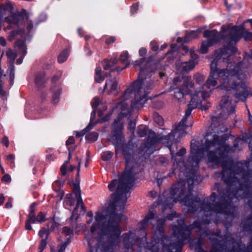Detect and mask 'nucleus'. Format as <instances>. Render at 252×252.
<instances>
[{"label": "nucleus", "mask_w": 252, "mask_h": 252, "mask_svg": "<svg viewBox=\"0 0 252 252\" xmlns=\"http://www.w3.org/2000/svg\"><path fill=\"white\" fill-rule=\"evenodd\" d=\"M233 32L226 35V41L221 48L216 50L214 54V58L210 64V77L207 84L215 86L216 79L220 80L221 84L218 87L222 90L230 91L235 89L238 91L236 97L245 100L250 94L246 85L243 82H237L242 79L243 63L238 62L232 69L220 68L218 66V62L222 58L223 62L228 64L231 63L230 57L234 55L237 49L235 44L241 39L240 26H233Z\"/></svg>", "instance_id": "1"}, {"label": "nucleus", "mask_w": 252, "mask_h": 252, "mask_svg": "<svg viewBox=\"0 0 252 252\" xmlns=\"http://www.w3.org/2000/svg\"><path fill=\"white\" fill-rule=\"evenodd\" d=\"M127 192V189L118 186L115 192L111 194L112 200L108 204L106 208V214L97 212L95 213V220L100 225V229L103 236H105L108 241L103 242V246L105 250H110L118 242L122 232L120 225L123 214L118 213L117 203L122 199L123 194Z\"/></svg>", "instance_id": "2"}, {"label": "nucleus", "mask_w": 252, "mask_h": 252, "mask_svg": "<svg viewBox=\"0 0 252 252\" xmlns=\"http://www.w3.org/2000/svg\"><path fill=\"white\" fill-rule=\"evenodd\" d=\"M234 163L232 160L228 163L221 172V180L226 185L225 189L217 188L219 194L218 202L216 205V210L221 214L228 215L233 199L236 197L239 190L244 191L246 197H252V192L250 191L251 182L246 175L243 176V181L235 176L232 171Z\"/></svg>", "instance_id": "3"}, {"label": "nucleus", "mask_w": 252, "mask_h": 252, "mask_svg": "<svg viewBox=\"0 0 252 252\" xmlns=\"http://www.w3.org/2000/svg\"><path fill=\"white\" fill-rule=\"evenodd\" d=\"M123 114L120 113L114 120L112 124V143L115 147L116 154L120 151L122 152L125 160V169L120 178L118 186L126 189H128V186H132L135 181V174L133 173V162H131L132 158V149L131 145L125 143V137L123 135L124 124L121 121L123 118Z\"/></svg>", "instance_id": "4"}, {"label": "nucleus", "mask_w": 252, "mask_h": 252, "mask_svg": "<svg viewBox=\"0 0 252 252\" xmlns=\"http://www.w3.org/2000/svg\"><path fill=\"white\" fill-rule=\"evenodd\" d=\"M187 180L189 186L188 193L184 196L183 201L185 205L188 207V212L189 213L194 214L199 209L205 212H213L216 214H221L216 210L215 206L218 203V200L216 199L219 198V194L216 192H212L210 195L206 199L201 200L198 196H193L192 190L193 184L195 182L199 183L202 181L201 179H198L196 175V169L190 168L187 172Z\"/></svg>", "instance_id": "5"}, {"label": "nucleus", "mask_w": 252, "mask_h": 252, "mask_svg": "<svg viewBox=\"0 0 252 252\" xmlns=\"http://www.w3.org/2000/svg\"><path fill=\"white\" fill-rule=\"evenodd\" d=\"M5 21L9 24H14L17 26L16 30H12L7 37L8 41L11 42L17 35L23 37L25 34V29L21 26H25L26 22V29L30 33L33 27L32 21L29 19V16L26 9L23 8L20 11L11 12L10 15L5 17Z\"/></svg>", "instance_id": "6"}, {"label": "nucleus", "mask_w": 252, "mask_h": 252, "mask_svg": "<svg viewBox=\"0 0 252 252\" xmlns=\"http://www.w3.org/2000/svg\"><path fill=\"white\" fill-rule=\"evenodd\" d=\"M186 190V183L184 180H180L177 183L173 184L169 190H164L159 197L158 204L163 206L162 210L170 208L174 202H177L183 197Z\"/></svg>", "instance_id": "7"}, {"label": "nucleus", "mask_w": 252, "mask_h": 252, "mask_svg": "<svg viewBox=\"0 0 252 252\" xmlns=\"http://www.w3.org/2000/svg\"><path fill=\"white\" fill-rule=\"evenodd\" d=\"M227 139L228 136L226 134L222 135L220 138V146L215 151H209L207 154L210 162L216 165L220 164L222 169H224L228 165V161L227 159L228 154L232 150L230 145L225 143Z\"/></svg>", "instance_id": "8"}, {"label": "nucleus", "mask_w": 252, "mask_h": 252, "mask_svg": "<svg viewBox=\"0 0 252 252\" xmlns=\"http://www.w3.org/2000/svg\"><path fill=\"white\" fill-rule=\"evenodd\" d=\"M144 79H140L135 80L125 91V94H133L134 99L132 100L131 104H141L143 99L147 100V96L149 93V90L152 89L153 83L149 82L147 83L144 88H143Z\"/></svg>", "instance_id": "9"}, {"label": "nucleus", "mask_w": 252, "mask_h": 252, "mask_svg": "<svg viewBox=\"0 0 252 252\" xmlns=\"http://www.w3.org/2000/svg\"><path fill=\"white\" fill-rule=\"evenodd\" d=\"M194 102L195 101H190L189 104L188 105V107L185 111V115L182 120L180 122L179 124L171 130L170 133L164 136V138L168 140V142L169 144L171 145L173 143H179L180 141L183 134L185 133V129L188 127V126L186 125L188 118L191 115L192 110L196 107V106H193L191 104V103H194Z\"/></svg>", "instance_id": "10"}, {"label": "nucleus", "mask_w": 252, "mask_h": 252, "mask_svg": "<svg viewBox=\"0 0 252 252\" xmlns=\"http://www.w3.org/2000/svg\"><path fill=\"white\" fill-rule=\"evenodd\" d=\"M165 136V135H163L160 137L159 136L157 135L155 132L150 130L148 136L144 140V142L141 146L140 150L142 152L150 154H152L155 151L157 144L159 143L160 140H162L164 142L166 143L167 146L170 150L171 155L173 156L174 151L172 150V147H174L175 146L177 148L178 143H173L171 145L169 144L168 142V140L164 138Z\"/></svg>", "instance_id": "11"}, {"label": "nucleus", "mask_w": 252, "mask_h": 252, "mask_svg": "<svg viewBox=\"0 0 252 252\" xmlns=\"http://www.w3.org/2000/svg\"><path fill=\"white\" fill-rule=\"evenodd\" d=\"M172 230L173 235L176 237V241L173 242L170 241L168 245L164 247L166 249V252H181L184 241L187 239L189 234L183 225L173 226Z\"/></svg>", "instance_id": "12"}, {"label": "nucleus", "mask_w": 252, "mask_h": 252, "mask_svg": "<svg viewBox=\"0 0 252 252\" xmlns=\"http://www.w3.org/2000/svg\"><path fill=\"white\" fill-rule=\"evenodd\" d=\"M97 229L96 224H93L90 227V233L85 236V239L87 241L90 248L89 252H106L109 250L105 249L103 246V241L101 237H95L94 233Z\"/></svg>", "instance_id": "13"}, {"label": "nucleus", "mask_w": 252, "mask_h": 252, "mask_svg": "<svg viewBox=\"0 0 252 252\" xmlns=\"http://www.w3.org/2000/svg\"><path fill=\"white\" fill-rule=\"evenodd\" d=\"M182 81H183L182 86L179 89H175L174 92V97L178 100L182 98L185 95L189 94L191 96L192 91L190 89L193 88L194 86L191 76L182 77V78L180 76H178L174 79L175 83L181 82Z\"/></svg>", "instance_id": "14"}, {"label": "nucleus", "mask_w": 252, "mask_h": 252, "mask_svg": "<svg viewBox=\"0 0 252 252\" xmlns=\"http://www.w3.org/2000/svg\"><path fill=\"white\" fill-rule=\"evenodd\" d=\"M229 30V27L224 26L221 27L220 32H218L216 29L212 30H205L203 32V36L208 39V41L213 45L217 44L221 40H226V34L224 33Z\"/></svg>", "instance_id": "15"}, {"label": "nucleus", "mask_w": 252, "mask_h": 252, "mask_svg": "<svg viewBox=\"0 0 252 252\" xmlns=\"http://www.w3.org/2000/svg\"><path fill=\"white\" fill-rule=\"evenodd\" d=\"M190 156L187 159V164L191 168L196 169L198 168L199 163L202 157L204 152L203 148H200L195 144H190Z\"/></svg>", "instance_id": "16"}, {"label": "nucleus", "mask_w": 252, "mask_h": 252, "mask_svg": "<svg viewBox=\"0 0 252 252\" xmlns=\"http://www.w3.org/2000/svg\"><path fill=\"white\" fill-rule=\"evenodd\" d=\"M209 77H210V75L209 76L208 78H209ZM208 79L209 78L207 79V80H206L205 83L203 85V86L200 87V89L198 91H195L194 94L192 93V95H191V102L195 101L197 100V99H200V97H202V100H203L204 101H205L206 99L210 96L209 93L207 91L203 90V87L205 86L207 89H210L212 87H215L217 85H215V86H213L212 85H208L207 84V81H208ZM217 80L220 81V84L218 86H217V87L216 88L217 89H220L223 90L224 91H226V92H229V91L222 90L220 88H219L218 87L221 84V82L219 79H216L217 82ZM216 84H217V83ZM232 90L235 91V97L236 99H237L238 100H241L242 101H244V102L246 101L247 97L245 100H242L241 99H238L236 97V94L238 92V91H237V90H236L235 89H232V90H230V91H231Z\"/></svg>", "instance_id": "17"}, {"label": "nucleus", "mask_w": 252, "mask_h": 252, "mask_svg": "<svg viewBox=\"0 0 252 252\" xmlns=\"http://www.w3.org/2000/svg\"><path fill=\"white\" fill-rule=\"evenodd\" d=\"M190 58L188 61L182 63V71L184 72H188L193 69L198 61V56L192 51H190Z\"/></svg>", "instance_id": "18"}, {"label": "nucleus", "mask_w": 252, "mask_h": 252, "mask_svg": "<svg viewBox=\"0 0 252 252\" xmlns=\"http://www.w3.org/2000/svg\"><path fill=\"white\" fill-rule=\"evenodd\" d=\"M164 221H162L161 223H159L157 226V231L156 232L157 234L158 241L161 242V244L162 246L163 249L166 252V249L164 248V246L168 245V243L171 241V238L166 235L164 233V229L163 227Z\"/></svg>", "instance_id": "19"}, {"label": "nucleus", "mask_w": 252, "mask_h": 252, "mask_svg": "<svg viewBox=\"0 0 252 252\" xmlns=\"http://www.w3.org/2000/svg\"><path fill=\"white\" fill-rule=\"evenodd\" d=\"M122 237L123 238L124 247L127 250L132 248L139 239L138 237L134 233L130 231L124 233Z\"/></svg>", "instance_id": "20"}, {"label": "nucleus", "mask_w": 252, "mask_h": 252, "mask_svg": "<svg viewBox=\"0 0 252 252\" xmlns=\"http://www.w3.org/2000/svg\"><path fill=\"white\" fill-rule=\"evenodd\" d=\"M37 205L36 202L32 203L30 206L29 210V214L27 216V219L26 220L25 223V229L27 230H31L32 229V227L31 225V221L34 220L35 219V207Z\"/></svg>", "instance_id": "21"}, {"label": "nucleus", "mask_w": 252, "mask_h": 252, "mask_svg": "<svg viewBox=\"0 0 252 252\" xmlns=\"http://www.w3.org/2000/svg\"><path fill=\"white\" fill-rule=\"evenodd\" d=\"M158 250L156 245L147 241L140 243L137 248L138 252H158Z\"/></svg>", "instance_id": "22"}, {"label": "nucleus", "mask_w": 252, "mask_h": 252, "mask_svg": "<svg viewBox=\"0 0 252 252\" xmlns=\"http://www.w3.org/2000/svg\"><path fill=\"white\" fill-rule=\"evenodd\" d=\"M49 230L44 227H42L38 232V236L42 240L39 247V252H42L47 246V240L49 235Z\"/></svg>", "instance_id": "23"}, {"label": "nucleus", "mask_w": 252, "mask_h": 252, "mask_svg": "<svg viewBox=\"0 0 252 252\" xmlns=\"http://www.w3.org/2000/svg\"><path fill=\"white\" fill-rule=\"evenodd\" d=\"M15 46L17 47L19 50L22 53V56L20 57L16 61L17 64H20L23 63L24 57L27 54V47L25 44V39H18L15 42Z\"/></svg>", "instance_id": "24"}, {"label": "nucleus", "mask_w": 252, "mask_h": 252, "mask_svg": "<svg viewBox=\"0 0 252 252\" xmlns=\"http://www.w3.org/2000/svg\"><path fill=\"white\" fill-rule=\"evenodd\" d=\"M109 78L106 81L103 87V91L106 90L108 87H110L109 92L111 93L117 92L118 89V82L115 77H112L111 75H109Z\"/></svg>", "instance_id": "25"}, {"label": "nucleus", "mask_w": 252, "mask_h": 252, "mask_svg": "<svg viewBox=\"0 0 252 252\" xmlns=\"http://www.w3.org/2000/svg\"><path fill=\"white\" fill-rule=\"evenodd\" d=\"M109 78L106 81L103 87V91L106 90L108 87H110L109 92L111 93L117 92L118 89V82L115 77H112L111 75H109Z\"/></svg>", "instance_id": "26"}, {"label": "nucleus", "mask_w": 252, "mask_h": 252, "mask_svg": "<svg viewBox=\"0 0 252 252\" xmlns=\"http://www.w3.org/2000/svg\"><path fill=\"white\" fill-rule=\"evenodd\" d=\"M109 78L106 81L103 87V91L106 90L108 87H110L109 92L111 93L117 92L118 89V82L115 77H112L111 75H109Z\"/></svg>", "instance_id": "27"}, {"label": "nucleus", "mask_w": 252, "mask_h": 252, "mask_svg": "<svg viewBox=\"0 0 252 252\" xmlns=\"http://www.w3.org/2000/svg\"><path fill=\"white\" fill-rule=\"evenodd\" d=\"M46 74L43 71L37 72L34 78V83L38 90L43 89L46 86Z\"/></svg>", "instance_id": "28"}, {"label": "nucleus", "mask_w": 252, "mask_h": 252, "mask_svg": "<svg viewBox=\"0 0 252 252\" xmlns=\"http://www.w3.org/2000/svg\"><path fill=\"white\" fill-rule=\"evenodd\" d=\"M158 53H155V54L150 56L148 58H142L138 60H136L135 61V62L133 63V65L135 66H141L145 62H147V63H149L150 62H152L156 56L157 55Z\"/></svg>", "instance_id": "29"}, {"label": "nucleus", "mask_w": 252, "mask_h": 252, "mask_svg": "<svg viewBox=\"0 0 252 252\" xmlns=\"http://www.w3.org/2000/svg\"><path fill=\"white\" fill-rule=\"evenodd\" d=\"M241 38L243 37L246 41H250L252 39V32L246 30L244 26H240Z\"/></svg>", "instance_id": "30"}, {"label": "nucleus", "mask_w": 252, "mask_h": 252, "mask_svg": "<svg viewBox=\"0 0 252 252\" xmlns=\"http://www.w3.org/2000/svg\"><path fill=\"white\" fill-rule=\"evenodd\" d=\"M203 29V28H199L196 30L190 31L186 34L185 37V40H186V39L188 38L192 39L197 38L199 36V34L202 32Z\"/></svg>", "instance_id": "31"}, {"label": "nucleus", "mask_w": 252, "mask_h": 252, "mask_svg": "<svg viewBox=\"0 0 252 252\" xmlns=\"http://www.w3.org/2000/svg\"><path fill=\"white\" fill-rule=\"evenodd\" d=\"M62 92V88H58L53 92L52 96V103L54 104H57L60 100V96Z\"/></svg>", "instance_id": "32"}, {"label": "nucleus", "mask_w": 252, "mask_h": 252, "mask_svg": "<svg viewBox=\"0 0 252 252\" xmlns=\"http://www.w3.org/2000/svg\"><path fill=\"white\" fill-rule=\"evenodd\" d=\"M69 56V50L67 49H63L58 57V62L59 63H64L66 61Z\"/></svg>", "instance_id": "33"}, {"label": "nucleus", "mask_w": 252, "mask_h": 252, "mask_svg": "<svg viewBox=\"0 0 252 252\" xmlns=\"http://www.w3.org/2000/svg\"><path fill=\"white\" fill-rule=\"evenodd\" d=\"M46 214L41 211L39 212L37 216H35V219L34 220L31 221V224L32 223H35L36 222H38L39 223H41L46 220Z\"/></svg>", "instance_id": "34"}, {"label": "nucleus", "mask_w": 252, "mask_h": 252, "mask_svg": "<svg viewBox=\"0 0 252 252\" xmlns=\"http://www.w3.org/2000/svg\"><path fill=\"white\" fill-rule=\"evenodd\" d=\"M97 110L96 109H93V111L91 114L90 123L87 126V128H93L97 123H98V120L95 122L94 120L95 118L96 113Z\"/></svg>", "instance_id": "35"}, {"label": "nucleus", "mask_w": 252, "mask_h": 252, "mask_svg": "<svg viewBox=\"0 0 252 252\" xmlns=\"http://www.w3.org/2000/svg\"><path fill=\"white\" fill-rule=\"evenodd\" d=\"M102 70L101 67L100 66H98L95 68V75L94 80L98 83H100L104 81V78L101 76Z\"/></svg>", "instance_id": "36"}, {"label": "nucleus", "mask_w": 252, "mask_h": 252, "mask_svg": "<svg viewBox=\"0 0 252 252\" xmlns=\"http://www.w3.org/2000/svg\"><path fill=\"white\" fill-rule=\"evenodd\" d=\"M204 101L205 102L204 104H203L202 100L200 99H197V100L195 101L202 111L207 110L211 106V103L209 101L206 100Z\"/></svg>", "instance_id": "37"}, {"label": "nucleus", "mask_w": 252, "mask_h": 252, "mask_svg": "<svg viewBox=\"0 0 252 252\" xmlns=\"http://www.w3.org/2000/svg\"><path fill=\"white\" fill-rule=\"evenodd\" d=\"M212 44L208 40V41H203L202 42L201 45V47L199 50V52L200 53L202 54H205L207 53L208 52L209 48L212 46Z\"/></svg>", "instance_id": "38"}, {"label": "nucleus", "mask_w": 252, "mask_h": 252, "mask_svg": "<svg viewBox=\"0 0 252 252\" xmlns=\"http://www.w3.org/2000/svg\"><path fill=\"white\" fill-rule=\"evenodd\" d=\"M6 55L9 60V63H14L16 58L17 57L16 52H14L12 49H8L6 52Z\"/></svg>", "instance_id": "39"}, {"label": "nucleus", "mask_w": 252, "mask_h": 252, "mask_svg": "<svg viewBox=\"0 0 252 252\" xmlns=\"http://www.w3.org/2000/svg\"><path fill=\"white\" fill-rule=\"evenodd\" d=\"M148 128L146 126L141 125L137 129V134L141 137H144L147 134Z\"/></svg>", "instance_id": "40"}, {"label": "nucleus", "mask_w": 252, "mask_h": 252, "mask_svg": "<svg viewBox=\"0 0 252 252\" xmlns=\"http://www.w3.org/2000/svg\"><path fill=\"white\" fill-rule=\"evenodd\" d=\"M98 137V133L97 132L93 131L87 134L85 136L86 140L94 142L97 140Z\"/></svg>", "instance_id": "41"}, {"label": "nucleus", "mask_w": 252, "mask_h": 252, "mask_svg": "<svg viewBox=\"0 0 252 252\" xmlns=\"http://www.w3.org/2000/svg\"><path fill=\"white\" fill-rule=\"evenodd\" d=\"M59 225L60 223L56 222L54 218L51 219L47 224V228H48L50 232L54 231L56 228H58Z\"/></svg>", "instance_id": "42"}, {"label": "nucleus", "mask_w": 252, "mask_h": 252, "mask_svg": "<svg viewBox=\"0 0 252 252\" xmlns=\"http://www.w3.org/2000/svg\"><path fill=\"white\" fill-rule=\"evenodd\" d=\"M155 216V214L153 212L150 211L148 212V214L144 218V219H143L141 220V225L143 226H144V225H146L150 220L154 219Z\"/></svg>", "instance_id": "43"}, {"label": "nucleus", "mask_w": 252, "mask_h": 252, "mask_svg": "<svg viewBox=\"0 0 252 252\" xmlns=\"http://www.w3.org/2000/svg\"><path fill=\"white\" fill-rule=\"evenodd\" d=\"M113 156V153L110 151H107L103 152L101 154V158L102 160L106 161L111 159Z\"/></svg>", "instance_id": "44"}, {"label": "nucleus", "mask_w": 252, "mask_h": 252, "mask_svg": "<svg viewBox=\"0 0 252 252\" xmlns=\"http://www.w3.org/2000/svg\"><path fill=\"white\" fill-rule=\"evenodd\" d=\"M230 104L229 97L223 96L220 102V105L221 109L226 108Z\"/></svg>", "instance_id": "45"}, {"label": "nucleus", "mask_w": 252, "mask_h": 252, "mask_svg": "<svg viewBox=\"0 0 252 252\" xmlns=\"http://www.w3.org/2000/svg\"><path fill=\"white\" fill-rule=\"evenodd\" d=\"M154 119L155 122L159 126H162L164 124V120L162 117L158 113L154 114Z\"/></svg>", "instance_id": "46"}, {"label": "nucleus", "mask_w": 252, "mask_h": 252, "mask_svg": "<svg viewBox=\"0 0 252 252\" xmlns=\"http://www.w3.org/2000/svg\"><path fill=\"white\" fill-rule=\"evenodd\" d=\"M203 242L201 239H199L196 244L195 251L197 252H207L203 248Z\"/></svg>", "instance_id": "47"}, {"label": "nucleus", "mask_w": 252, "mask_h": 252, "mask_svg": "<svg viewBox=\"0 0 252 252\" xmlns=\"http://www.w3.org/2000/svg\"><path fill=\"white\" fill-rule=\"evenodd\" d=\"M216 145L214 144L212 140H209L206 139L205 141L204 145L203 148L204 149V152H208V153L210 151L209 150L213 147L215 146Z\"/></svg>", "instance_id": "48"}, {"label": "nucleus", "mask_w": 252, "mask_h": 252, "mask_svg": "<svg viewBox=\"0 0 252 252\" xmlns=\"http://www.w3.org/2000/svg\"><path fill=\"white\" fill-rule=\"evenodd\" d=\"M70 242V239H66V240L64 242L62 243L59 246L58 252H63L65 250L66 247L68 245Z\"/></svg>", "instance_id": "49"}, {"label": "nucleus", "mask_w": 252, "mask_h": 252, "mask_svg": "<svg viewBox=\"0 0 252 252\" xmlns=\"http://www.w3.org/2000/svg\"><path fill=\"white\" fill-rule=\"evenodd\" d=\"M194 79L197 84H201L204 81L205 76L201 74L196 73L194 75Z\"/></svg>", "instance_id": "50"}, {"label": "nucleus", "mask_w": 252, "mask_h": 252, "mask_svg": "<svg viewBox=\"0 0 252 252\" xmlns=\"http://www.w3.org/2000/svg\"><path fill=\"white\" fill-rule=\"evenodd\" d=\"M122 175L119 177V179L121 177H122ZM119 182H120V179L119 180ZM119 182H118L117 180L114 179L111 181V182L109 184L108 186V188L110 191H113L115 190L116 186H118Z\"/></svg>", "instance_id": "51"}, {"label": "nucleus", "mask_w": 252, "mask_h": 252, "mask_svg": "<svg viewBox=\"0 0 252 252\" xmlns=\"http://www.w3.org/2000/svg\"><path fill=\"white\" fill-rule=\"evenodd\" d=\"M78 206H75L73 209L71 216L70 218V220H77L79 218V215L78 213Z\"/></svg>", "instance_id": "52"}, {"label": "nucleus", "mask_w": 252, "mask_h": 252, "mask_svg": "<svg viewBox=\"0 0 252 252\" xmlns=\"http://www.w3.org/2000/svg\"><path fill=\"white\" fill-rule=\"evenodd\" d=\"M75 197L77 199V203L75 206L79 207V205H82L83 203V200L81 197V191H75L73 192Z\"/></svg>", "instance_id": "53"}, {"label": "nucleus", "mask_w": 252, "mask_h": 252, "mask_svg": "<svg viewBox=\"0 0 252 252\" xmlns=\"http://www.w3.org/2000/svg\"><path fill=\"white\" fill-rule=\"evenodd\" d=\"M75 191H81L79 177H76L75 182L73 184V192Z\"/></svg>", "instance_id": "54"}, {"label": "nucleus", "mask_w": 252, "mask_h": 252, "mask_svg": "<svg viewBox=\"0 0 252 252\" xmlns=\"http://www.w3.org/2000/svg\"><path fill=\"white\" fill-rule=\"evenodd\" d=\"M128 54L127 51L124 52L120 57V61L122 63H129L128 62Z\"/></svg>", "instance_id": "55"}, {"label": "nucleus", "mask_w": 252, "mask_h": 252, "mask_svg": "<svg viewBox=\"0 0 252 252\" xmlns=\"http://www.w3.org/2000/svg\"><path fill=\"white\" fill-rule=\"evenodd\" d=\"M63 232L70 237H72L74 235L73 230L67 226H64L63 228Z\"/></svg>", "instance_id": "56"}, {"label": "nucleus", "mask_w": 252, "mask_h": 252, "mask_svg": "<svg viewBox=\"0 0 252 252\" xmlns=\"http://www.w3.org/2000/svg\"><path fill=\"white\" fill-rule=\"evenodd\" d=\"M63 184L64 182L62 180L58 179L53 183V188L54 189H61V187L63 186Z\"/></svg>", "instance_id": "57"}, {"label": "nucleus", "mask_w": 252, "mask_h": 252, "mask_svg": "<svg viewBox=\"0 0 252 252\" xmlns=\"http://www.w3.org/2000/svg\"><path fill=\"white\" fill-rule=\"evenodd\" d=\"M92 129L91 128H87V126L81 131H76L75 136L76 137L79 138L82 137L86 134L87 132Z\"/></svg>", "instance_id": "58"}, {"label": "nucleus", "mask_w": 252, "mask_h": 252, "mask_svg": "<svg viewBox=\"0 0 252 252\" xmlns=\"http://www.w3.org/2000/svg\"><path fill=\"white\" fill-rule=\"evenodd\" d=\"M129 65V63H126V64L125 65V66H124L123 67H118V66L116 67L115 68H114L113 69H112L110 70V72L109 75L110 74H111V73H112L113 72H115V71H117L118 73H119L122 71H123V70H124L126 68H127L128 66Z\"/></svg>", "instance_id": "59"}, {"label": "nucleus", "mask_w": 252, "mask_h": 252, "mask_svg": "<svg viewBox=\"0 0 252 252\" xmlns=\"http://www.w3.org/2000/svg\"><path fill=\"white\" fill-rule=\"evenodd\" d=\"M57 192V197L59 198V201L63 199L64 195V192L63 189H54Z\"/></svg>", "instance_id": "60"}, {"label": "nucleus", "mask_w": 252, "mask_h": 252, "mask_svg": "<svg viewBox=\"0 0 252 252\" xmlns=\"http://www.w3.org/2000/svg\"><path fill=\"white\" fill-rule=\"evenodd\" d=\"M113 66L111 64V62L110 60L107 59H105L103 60V69L105 70H108L110 69Z\"/></svg>", "instance_id": "61"}, {"label": "nucleus", "mask_w": 252, "mask_h": 252, "mask_svg": "<svg viewBox=\"0 0 252 252\" xmlns=\"http://www.w3.org/2000/svg\"><path fill=\"white\" fill-rule=\"evenodd\" d=\"M99 105V98L97 97L94 98L91 102V106L93 109H96L97 110V107Z\"/></svg>", "instance_id": "62"}, {"label": "nucleus", "mask_w": 252, "mask_h": 252, "mask_svg": "<svg viewBox=\"0 0 252 252\" xmlns=\"http://www.w3.org/2000/svg\"><path fill=\"white\" fill-rule=\"evenodd\" d=\"M151 50L153 51H154L155 53H158V50L159 49V46L158 44V42L156 41H152L151 42Z\"/></svg>", "instance_id": "63"}, {"label": "nucleus", "mask_w": 252, "mask_h": 252, "mask_svg": "<svg viewBox=\"0 0 252 252\" xmlns=\"http://www.w3.org/2000/svg\"><path fill=\"white\" fill-rule=\"evenodd\" d=\"M138 2L134 3L130 7V13L131 15H133L137 13L138 10Z\"/></svg>", "instance_id": "64"}]
</instances>
